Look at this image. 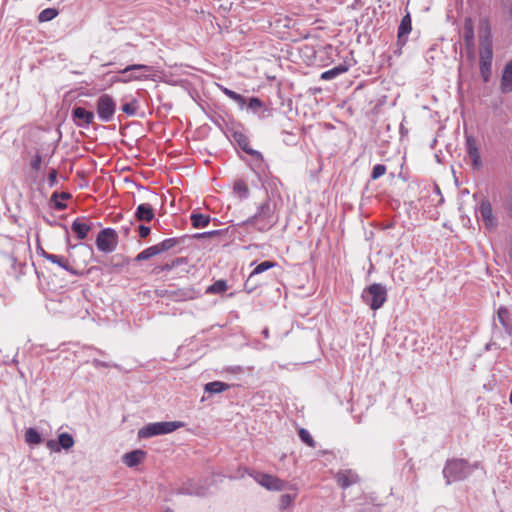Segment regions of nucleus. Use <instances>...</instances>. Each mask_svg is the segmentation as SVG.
Here are the masks:
<instances>
[{
    "instance_id": "nucleus-6",
    "label": "nucleus",
    "mask_w": 512,
    "mask_h": 512,
    "mask_svg": "<svg viewBox=\"0 0 512 512\" xmlns=\"http://www.w3.org/2000/svg\"><path fill=\"white\" fill-rule=\"evenodd\" d=\"M153 70L152 66L144 65V64H132L125 67L120 73L123 75V78H119L118 81L123 83H128L131 81H142L149 78L147 73H150Z\"/></svg>"
},
{
    "instance_id": "nucleus-35",
    "label": "nucleus",
    "mask_w": 512,
    "mask_h": 512,
    "mask_svg": "<svg viewBox=\"0 0 512 512\" xmlns=\"http://www.w3.org/2000/svg\"><path fill=\"white\" fill-rule=\"evenodd\" d=\"M58 15V10L55 8H46L38 15L39 22H48L53 20Z\"/></svg>"
},
{
    "instance_id": "nucleus-57",
    "label": "nucleus",
    "mask_w": 512,
    "mask_h": 512,
    "mask_svg": "<svg viewBox=\"0 0 512 512\" xmlns=\"http://www.w3.org/2000/svg\"><path fill=\"white\" fill-rule=\"evenodd\" d=\"M511 15H512V8H511Z\"/></svg>"
},
{
    "instance_id": "nucleus-31",
    "label": "nucleus",
    "mask_w": 512,
    "mask_h": 512,
    "mask_svg": "<svg viewBox=\"0 0 512 512\" xmlns=\"http://www.w3.org/2000/svg\"><path fill=\"white\" fill-rule=\"evenodd\" d=\"M159 254H160V252H159L158 246L156 244V245L150 246V247L144 249L143 251H141L136 256L135 260L136 261H145V260H148L151 257L159 255Z\"/></svg>"
},
{
    "instance_id": "nucleus-42",
    "label": "nucleus",
    "mask_w": 512,
    "mask_h": 512,
    "mask_svg": "<svg viewBox=\"0 0 512 512\" xmlns=\"http://www.w3.org/2000/svg\"><path fill=\"white\" fill-rule=\"evenodd\" d=\"M221 233H222L221 230H213V231H208V232L196 233V234H194L193 237L196 239L210 238V237L220 235Z\"/></svg>"
},
{
    "instance_id": "nucleus-21",
    "label": "nucleus",
    "mask_w": 512,
    "mask_h": 512,
    "mask_svg": "<svg viewBox=\"0 0 512 512\" xmlns=\"http://www.w3.org/2000/svg\"><path fill=\"white\" fill-rule=\"evenodd\" d=\"M71 230L82 240L87 237L91 225L84 218H76L71 225Z\"/></svg>"
},
{
    "instance_id": "nucleus-38",
    "label": "nucleus",
    "mask_w": 512,
    "mask_h": 512,
    "mask_svg": "<svg viewBox=\"0 0 512 512\" xmlns=\"http://www.w3.org/2000/svg\"><path fill=\"white\" fill-rule=\"evenodd\" d=\"M122 111L129 115V116H133L136 114L137 112V109H138V102L136 99H133L131 102H128V103H125L122 105L121 107Z\"/></svg>"
},
{
    "instance_id": "nucleus-48",
    "label": "nucleus",
    "mask_w": 512,
    "mask_h": 512,
    "mask_svg": "<svg viewBox=\"0 0 512 512\" xmlns=\"http://www.w3.org/2000/svg\"><path fill=\"white\" fill-rule=\"evenodd\" d=\"M150 231H151L150 227H148V226H145V225L138 226V232H139L140 238H146L150 234Z\"/></svg>"
},
{
    "instance_id": "nucleus-12",
    "label": "nucleus",
    "mask_w": 512,
    "mask_h": 512,
    "mask_svg": "<svg viewBox=\"0 0 512 512\" xmlns=\"http://www.w3.org/2000/svg\"><path fill=\"white\" fill-rule=\"evenodd\" d=\"M95 115L92 111L86 110L83 107L77 106L72 110V119L74 123L81 128H87L93 123Z\"/></svg>"
},
{
    "instance_id": "nucleus-14",
    "label": "nucleus",
    "mask_w": 512,
    "mask_h": 512,
    "mask_svg": "<svg viewBox=\"0 0 512 512\" xmlns=\"http://www.w3.org/2000/svg\"><path fill=\"white\" fill-rule=\"evenodd\" d=\"M233 140L247 154L255 157L256 159H258L260 161L263 160V156H262V154L259 151L250 148V146H249L250 141H249L248 137L245 134H243L242 132H234L233 133Z\"/></svg>"
},
{
    "instance_id": "nucleus-39",
    "label": "nucleus",
    "mask_w": 512,
    "mask_h": 512,
    "mask_svg": "<svg viewBox=\"0 0 512 512\" xmlns=\"http://www.w3.org/2000/svg\"><path fill=\"white\" fill-rule=\"evenodd\" d=\"M386 173V166L383 164H377L373 167L371 179L376 180Z\"/></svg>"
},
{
    "instance_id": "nucleus-4",
    "label": "nucleus",
    "mask_w": 512,
    "mask_h": 512,
    "mask_svg": "<svg viewBox=\"0 0 512 512\" xmlns=\"http://www.w3.org/2000/svg\"><path fill=\"white\" fill-rule=\"evenodd\" d=\"M184 426L181 421H163L149 423L138 430L137 436L140 439L151 438L158 435H165Z\"/></svg>"
},
{
    "instance_id": "nucleus-40",
    "label": "nucleus",
    "mask_w": 512,
    "mask_h": 512,
    "mask_svg": "<svg viewBox=\"0 0 512 512\" xmlns=\"http://www.w3.org/2000/svg\"><path fill=\"white\" fill-rule=\"evenodd\" d=\"M294 501V497L290 494H283L280 498V508L287 509Z\"/></svg>"
},
{
    "instance_id": "nucleus-41",
    "label": "nucleus",
    "mask_w": 512,
    "mask_h": 512,
    "mask_svg": "<svg viewBox=\"0 0 512 512\" xmlns=\"http://www.w3.org/2000/svg\"><path fill=\"white\" fill-rule=\"evenodd\" d=\"M262 105V101L257 97L250 98L248 102V108L251 109L253 112H257L262 107Z\"/></svg>"
},
{
    "instance_id": "nucleus-18",
    "label": "nucleus",
    "mask_w": 512,
    "mask_h": 512,
    "mask_svg": "<svg viewBox=\"0 0 512 512\" xmlns=\"http://www.w3.org/2000/svg\"><path fill=\"white\" fill-rule=\"evenodd\" d=\"M412 25H411V17L409 14H406L398 27V36H397V43L400 46L405 45L406 43V36L411 32Z\"/></svg>"
},
{
    "instance_id": "nucleus-13",
    "label": "nucleus",
    "mask_w": 512,
    "mask_h": 512,
    "mask_svg": "<svg viewBox=\"0 0 512 512\" xmlns=\"http://www.w3.org/2000/svg\"><path fill=\"white\" fill-rule=\"evenodd\" d=\"M166 295L174 301H187L197 298L198 292L194 288L187 287L166 291Z\"/></svg>"
},
{
    "instance_id": "nucleus-25",
    "label": "nucleus",
    "mask_w": 512,
    "mask_h": 512,
    "mask_svg": "<svg viewBox=\"0 0 512 512\" xmlns=\"http://www.w3.org/2000/svg\"><path fill=\"white\" fill-rule=\"evenodd\" d=\"M190 221L194 228L199 229L208 226L211 221V218L209 215L193 212L190 215Z\"/></svg>"
},
{
    "instance_id": "nucleus-5",
    "label": "nucleus",
    "mask_w": 512,
    "mask_h": 512,
    "mask_svg": "<svg viewBox=\"0 0 512 512\" xmlns=\"http://www.w3.org/2000/svg\"><path fill=\"white\" fill-rule=\"evenodd\" d=\"M362 299L372 310H378L387 300V289L379 283L371 284L363 291Z\"/></svg>"
},
{
    "instance_id": "nucleus-47",
    "label": "nucleus",
    "mask_w": 512,
    "mask_h": 512,
    "mask_svg": "<svg viewBox=\"0 0 512 512\" xmlns=\"http://www.w3.org/2000/svg\"><path fill=\"white\" fill-rule=\"evenodd\" d=\"M48 184L50 187L55 186L57 182V171L55 169H52L48 175L47 178Z\"/></svg>"
},
{
    "instance_id": "nucleus-7",
    "label": "nucleus",
    "mask_w": 512,
    "mask_h": 512,
    "mask_svg": "<svg viewBox=\"0 0 512 512\" xmlns=\"http://www.w3.org/2000/svg\"><path fill=\"white\" fill-rule=\"evenodd\" d=\"M98 118L102 122H110L114 118L116 102L109 94H102L96 101Z\"/></svg>"
},
{
    "instance_id": "nucleus-51",
    "label": "nucleus",
    "mask_w": 512,
    "mask_h": 512,
    "mask_svg": "<svg viewBox=\"0 0 512 512\" xmlns=\"http://www.w3.org/2000/svg\"><path fill=\"white\" fill-rule=\"evenodd\" d=\"M58 196H59V194H58V193H54V194L52 195V198H53V199H55V198H57ZM60 197H61L62 199H68V198L70 197V194H68V193H66V192H63V193H61V194H60Z\"/></svg>"
},
{
    "instance_id": "nucleus-1",
    "label": "nucleus",
    "mask_w": 512,
    "mask_h": 512,
    "mask_svg": "<svg viewBox=\"0 0 512 512\" xmlns=\"http://www.w3.org/2000/svg\"><path fill=\"white\" fill-rule=\"evenodd\" d=\"M278 221L275 215V207L267 199L257 208L255 214L238 224L241 227L252 226L257 231L265 232L271 229Z\"/></svg>"
},
{
    "instance_id": "nucleus-49",
    "label": "nucleus",
    "mask_w": 512,
    "mask_h": 512,
    "mask_svg": "<svg viewBox=\"0 0 512 512\" xmlns=\"http://www.w3.org/2000/svg\"><path fill=\"white\" fill-rule=\"evenodd\" d=\"M47 447L52 451L58 452L60 450L59 444H57L54 440H49L47 442Z\"/></svg>"
},
{
    "instance_id": "nucleus-36",
    "label": "nucleus",
    "mask_w": 512,
    "mask_h": 512,
    "mask_svg": "<svg viewBox=\"0 0 512 512\" xmlns=\"http://www.w3.org/2000/svg\"><path fill=\"white\" fill-rule=\"evenodd\" d=\"M228 289L227 283L224 280H218L207 288L209 293H222Z\"/></svg>"
},
{
    "instance_id": "nucleus-45",
    "label": "nucleus",
    "mask_w": 512,
    "mask_h": 512,
    "mask_svg": "<svg viewBox=\"0 0 512 512\" xmlns=\"http://www.w3.org/2000/svg\"><path fill=\"white\" fill-rule=\"evenodd\" d=\"M92 364L94 367H104V368H110L112 367V364L110 362L100 361L99 359H93ZM113 367L118 368L117 364H113Z\"/></svg>"
},
{
    "instance_id": "nucleus-20",
    "label": "nucleus",
    "mask_w": 512,
    "mask_h": 512,
    "mask_svg": "<svg viewBox=\"0 0 512 512\" xmlns=\"http://www.w3.org/2000/svg\"><path fill=\"white\" fill-rule=\"evenodd\" d=\"M146 456V452L140 449L133 450L123 455V463L128 467H135L140 464Z\"/></svg>"
},
{
    "instance_id": "nucleus-55",
    "label": "nucleus",
    "mask_w": 512,
    "mask_h": 512,
    "mask_svg": "<svg viewBox=\"0 0 512 512\" xmlns=\"http://www.w3.org/2000/svg\"><path fill=\"white\" fill-rule=\"evenodd\" d=\"M164 512H174V511L171 508H167V509H165Z\"/></svg>"
},
{
    "instance_id": "nucleus-32",
    "label": "nucleus",
    "mask_w": 512,
    "mask_h": 512,
    "mask_svg": "<svg viewBox=\"0 0 512 512\" xmlns=\"http://www.w3.org/2000/svg\"><path fill=\"white\" fill-rule=\"evenodd\" d=\"M74 443V438L71 434L63 432L58 435V444L60 448L68 450L73 447Z\"/></svg>"
},
{
    "instance_id": "nucleus-34",
    "label": "nucleus",
    "mask_w": 512,
    "mask_h": 512,
    "mask_svg": "<svg viewBox=\"0 0 512 512\" xmlns=\"http://www.w3.org/2000/svg\"><path fill=\"white\" fill-rule=\"evenodd\" d=\"M181 242L179 238H167L163 240L162 242L158 243V249L159 252H165L173 249L176 245H178Z\"/></svg>"
},
{
    "instance_id": "nucleus-50",
    "label": "nucleus",
    "mask_w": 512,
    "mask_h": 512,
    "mask_svg": "<svg viewBox=\"0 0 512 512\" xmlns=\"http://www.w3.org/2000/svg\"><path fill=\"white\" fill-rule=\"evenodd\" d=\"M219 88L221 89V91L231 99L232 95H234L235 91L229 89V88H226L224 86H219Z\"/></svg>"
},
{
    "instance_id": "nucleus-10",
    "label": "nucleus",
    "mask_w": 512,
    "mask_h": 512,
    "mask_svg": "<svg viewBox=\"0 0 512 512\" xmlns=\"http://www.w3.org/2000/svg\"><path fill=\"white\" fill-rule=\"evenodd\" d=\"M248 474L253 477L257 483L268 490L281 491L285 488L286 483L273 475L260 472H248Z\"/></svg>"
},
{
    "instance_id": "nucleus-17",
    "label": "nucleus",
    "mask_w": 512,
    "mask_h": 512,
    "mask_svg": "<svg viewBox=\"0 0 512 512\" xmlns=\"http://www.w3.org/2000/svg\"><path fill=\"white\" fill-rule=\"evenodd\" d=\"M134 217L138 221L150 222L155 217L154 209L149 203H142L136 208Z\"/></svg>"
},
{
    "instance_id": "nucleus-37",
    "label": "nucleus",
    "mask_w": 512,
    "mask_h": 512,
    "mask_svg": "<svg viewBox=\"0 0 512 512\" xmlns=\"http://www.w3.org/2000/svg\"><path fill=\"white\" fill-rule=\"evenodd\" d=\"M299 437L300 439L305 443L307 444L309 447L311 448H315L316 446V443L313 439V437L311 436V434L309 433L308 430L304 429V428H301L299 430Z\"/></svg>"
},
{
    "instance_id": "nucleus-44",
    "label": "nucleus",
    "mask_w": 512,
    "mask_h": 512,
    "mask_svg": "<svg viewBox=\"0 0 512 512\" xmlns=\"http://www.w3.org/2000/svg\"><path fill=\"white\" fill-rule=\"evenodd\" d=\"M231 100L236 102L241 109H243L244 106L246 105L245 97H243L241 94H238L236 92L234 93V95H232Z\"/></svg>"
},
{
    "instance_id": "nucleus-11",
    "label": "nucleus",
    "mask_w": 512,
    "mask_h": 512,
    "mask_svg": "<svg viewBox=\"0 0 512 512\" xmlns=\"http://www.w3.org/2000/svg\"><path fill=\"white\" fill-rule=\"evenodd\" d=\"M463 40L467 58L471 61L475 59V40L474 26L471 18H466L463 27Z\"/></svg>"
},
{
    "instance_id": "nucleus-28",
    "label": "nucleus",
    "mask_w": 512,
    "mask_h": 512,
    "mask_svg": "<svg viewBox=\"0 0 512 512\" xmlns=\"http://www.w3.org/2000/svg\"><path fill=\"white\" fill-rule=\"evenodd\" d=\"M229 385L221 381H213L205 384L204 390L210 394H217L226 391Z\"/></svg>"
},
{
    "instance_id": "nucleus-30",
    "label": "nucleus",
    "mask_w": 512,
    "mask_h": 512,
    "mask_svg": "<svg viewBox=\"0 0 512 512\" xmlns=\"http://www.w3.org/2000/svg\"><path fill=\"white\" fill-rule=\"evenodd\" d=\"M233 190L240 200L246 199L249 196V188L247 184L242 180L235 182Z\"/></svg>"
},
{
    "instance_id": "nucleus-8",
    "label": "nucleus",
    "mask_w": 512,
    "mask_h": 512,
    "mask_svg": "<svg viewBox=\"0 0 512 512\" xmlns=\"http://www.w3.org/2000/svg\"><path fill=\"white\" fill-rule=\"evenodd\" d=\"M477 217H480L484 223V226L488 230H494L497 228L498 221L493 214L492 205L487 197H482L479 205L475 207Z\"/></svg>"
},
{
    "instance_id": "nucleus-26",
    "label": "nucleus",
    "mask_w": 512,
    "mask_h": 512,
    "mask_svg": "<svg viewBox=\"0 0 512 512\" xmlns=\"http://www.w3.org/2000/svg\"><path fill=\"white\" fill-rule=\"evenodd\" d=\"M188 263V259L186 257H179L171 262H167L165 264H162L160 266H157L155 268L156 272H164V271H171L176 267H179L181 265H186Z\"/></svg>"
},
{
    "instance_id": "nucleus-2",
    "label": "nucleus",
    "mask_w": 512,
    "mask_h": 512,
    "mask_svg": "<svg viewBox=\"0 0 512 512\" xmlns=\"http://www.w3.org/2000/svg\"><path fill=\"white\" fill-rule=\"evenodd\" d=\"M480 37V72L483 80H489L491 74L493 50H492V37L488 25H484L479 31Z\"/></svg>"
},
{
    "instance_id": "nucleus-23",
    "label": "nucleus",
    "mask_w": 512,
    "mask_h": 512,
    "mask_svg": "<svg viewBox=\"0 0 512 512\" xmlns=\"http://www.w3.org/2000/svg\"><path fill=\"white\" fill-rule=\"evenodd\" d=\"M497 318L504 330L508 333H512V324L510 320V313L509 310L504 307L500 306L497 311Z\"/></svg>"
},
{
    "instance_id": "nucleus-24",
    "label": "nucleus",
    "mask_w": 512,
    "mask_h": 512,
    "mask_svg": "<svg viewBox=\"0 0 512 512\" xmlns=\"http://www.w3.org/2000/svg\"><path fill=\"white\" fill-rule=\"evenodd\" d=\"M466 146H467V153L471 160L473 161V164L475 166H479L480 164V153L477 148L476 142L472 137H467L466 139Z\"/></svg>"
},
{
    "instance_id": "nucleus-15",
    "label": "nucleus",
    "mask_w": 512,
    "mask_h": 512,
    "mask_svg": "<svg viewBox=\"0 0 512 512\" xmlns=\"http://www.w3.org/2000/svg\"><path fill=\"white\" fill-rule=\"evenodd\" d=\"M336 480L339 486H341L343 489H346L351 485L359 482L360 478L355 471L347 469L339 471L336 475Z\"/></svg>"
},
{
    "instance_id": "nucleus-3",
    "label": "nucleus",
    "mask_w": 512,
    "mask_h": 512,
    "mask_svg": "<svg viewBox=\"0 0 512 512\" xmlns=\"http://www.w3.org/2000/svg\"><path fill=\"white\" fill-rule=\"evenodd\" d=\"M478 467V462L472 465L464 459L448 460L443 469V476L446 479V484L450 485L452 482L463 481L474 469H477Z\"/></svg>"
},
{
    "instance_id": "nucleus-19",
    "label": "nucleus",
    "mask_w": 512,
    "mask_h": 512,
    "mask_svg": "<svg viewBox=\"0 0 512 512\" xmlns=\"http://www.w3.org/2000/svg\"><path fill=\"white\" fill-rule=\"evenodd\" d=\"M500 87L503 93L512 92V59L503 69Z\"/></svg>"
},
{
    "instance_id": "nucleus-29",
    "label": "nucleus",
    "mask_w": 512,
    "mask_h": 512,
    "mask_svg": "<svg viewBox=\"0 0 512 512\" xmlns=\"http://www.w3.org/2000/svg\"><path fill=\"white\" fill-rule=\"evenodd\" d=\"M277 265L276 262H273V261H263L261 262L260 264H258L254 269L253 271L250 273L248 279H247V282H246V286L248 285L249 281L256 275L260 274V273H263L265 271H267L268 269H271L273 267H275Z\"/></svg>"
},
{
    "instance_id": "nucleus-46",
    "label": "nucleus",
    "mask_w": 512,
    "mask_h": 512,
    "mask_svg": "<svg viewBox=\"0 0 512 512\" xmlns=\"http://www.w3.org/2000/svg\"><path fill=\"white\" fill-rule=\"evenodd\" d=\"M42 157L40 154H36L31 162L32 169L38 171L41 167Z\"/></svg>"
},
{
    "instance_id": "nucleus-27",
    "label": "nucleus",
    "mask_w": 512,
    "mask_h": 512,
    "mask_svg": "<svg viewBox=\"0 0 512 512\" xmlns=\"http://www.w3.org/2000/svg\"><path fill=\"white\" fill-rule=\"evenodd\" d=\"M347 71H348V67L346 65L340 64L330 70L324 71L321 74L320 78L322 80H326V81L332 80Z\"/></svg>"
},
{
    "instance_id": "nucleus-16",
    "label": "nucleus",
    "mask_w": 512,
    "mask_h": 512,
    "mask_svg": "<svg viewBox=\"0 0 512 512\" xmlns=\"http://www.w3.org/2000/svg\"><path fill=\"white\" fill-rule=\"evenodd\" d=\"M42 256L54 263V264H57L59 267L63 268L64 270L68 271L69 273H71L72 275H80L81 273L74 269L73 267H71L69 265V262L67 259H65L63 256H60V255H56V254H51V253H48V252H45V251H42Z\"/></svg>"
},
{
    "instance_id": "nucleus-56",
    "label": "nucleus",
    "mask_w": 512,
    "mask_h": 512,
    "mask_svg": "<svg viewBox=\"0 0 512 512\" xmlns=\"http://www.w3.org/2000/svg\"><path fill=\"white\" fill-rule=\"evenodd\" d=\"M98 353L101 354V355H104L105 353L101 350H98Z\"/></svg>"
},
{
    "instance_id": "nucleus-22",
    "label": "nucleus",
    "mask_w": 512,
    "mask_h": 512,
    "mask_svg": "<svg viewBox=\"0 0 512 512\" xmlns=\"http://www.w3.org/2000/svg\"><path fill=\"white\" fill-rule=\"evenodd\" d=\"M179 493L203 497L207 494V487L195 483H187L180 489Z\"/></svg>"
},
{
    "instance_id": "nucleus-43",
    "label": "nucleus",
    "mask_w": 512,
    "mask_h": 512,
    "mask_svg": "<svg viewBox=\"0 0 512 512\" xmlns=\"http://www.w3.org/2000/svg\"><path fill=\"white\" fill-rule=\"evenodd\" d=\"M231 100L236 102L241 109H243L244 106L246 105L245 97H243L241 94H238L236 92L234 93V95H232Z\"/></svg>"
},
{
    "instance_id": "nucleus-52",
    "label": "nucleus",
    "mask_w": 512,
    "mask_h": 512,
    "mask_svg": "<svg viewBox=\"0 0 512 512\" xmlns=\"http://www.w3.org/2000/svg\"><path fill=\"white\" fill-rule=\"evenodd\" d=\"M55 208L57 210H63V209L66 208V205L64 203H62V202H55Z\"/></svg>"
},
{
    "instance_id": "nucleus-33",
    "label": "nucleus",
    "mask_w": 512,
    "mask_h": 512,
    "mask_svg": "<svg viewBox=\"0 0 512 512\" xmlns=\"http://www.w3.org/2000/svg\"><path fill=\"white\" fill-rule=\"evenodd\" d=\"M25 441L28 444L38 445L42 442V438L36 429L28 428L25 432Z\"/></svg>"
},
{
    "instance_id": "nucleus-54",
    "label": "nucleus",
    "mask_w": 512,
    "mask_h": 512,
    "mask_svg": "<svg viewBox=\"0 0 512 512\" xmlns=\"http://www.w3.org/2000/svg\"><path fill=\"white\" fill-rule=\"evenodd\" d=\"M123 231H124V234L125 235H128L129 234V230H130V227L127 226V227H122Z\"/></svg>"
},
{
    "instance_id": "nucleus-53",
    "label": "nucleus",
    "mask_w": 512,
    "mask_h": 512,
    "mask_svg": "<svg viewBox=\"0 0 512 512\" xmlns=\"http://www.w3.org/2000/svg\"><path fill=\"white\" fill-rule=\"evenodd\" d=\"M262 334H263L264 338H268V337H269V330H268V328H265V329L262 331Z\"/></svg>"
},
{
    "instance_id": "nucleus-9",
    "label": "nucleus",
    "mask_w": 512,
    "mask_h": 512,
    "mask_svg": "<svg viewBox=\"0 0 512 512\" xmlns=\"http://www.w3.org/2000/svg\"><path fill=\"white\" fill-rule=\"evenodd\" d=\"M118 243V236L114 229L105 228L101 230L96 238V246L99 251L104 253L113 252Z\"/></svg>"
}]
</instances>
